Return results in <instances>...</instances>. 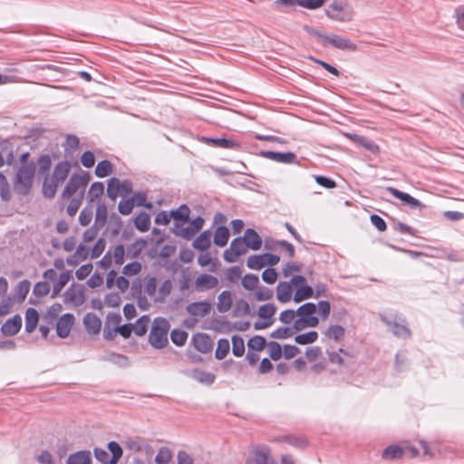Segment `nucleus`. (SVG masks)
Segmentation results:
<instances>
[{"mask_svg":"<svg viewBox=\"0 0 464 464\" xmlns=\"http://www.w3.org/2000/svg\"><path fill=\"white\" fill-rule=\"evenodd\" d=\"M318 339V334L316 331H310L304 334L295 335V342L301 345L310 344L316 342Z\"/></svg>","mask_w":464,"mask_h":464,"instance_id":"obj_40","label":"nucleus"},{"mask_svg":"<svg viewBox=\"0 0 464 464\" xmlns=\"http://www.w3.org/2000/svg\"><path fill=\"white\" fill-rule=\"evenodd\" d=\"M325 336L335 342L341 341L345 335V329L339 324H331L324 333Z\"/></svg>","mask_w":464,"mask_h":464,"instance_id":"obj_35","label":"nucleus"},{"mask_svg":"<svg viewBox=\"0 0 464 464\" xmlns=\"http://www.w3.org/2000/svg\"><path fill=\"white\" fill-rule=\"evenodd\" d=\"M31 283L27 279H24L17 284L14 288V296L19 302L24 301L27 294L30 291Z\"/></svg>","mask_w":464,"mask_h":464,"instance_id":"obj_34","label":"nucleus"},{"mask_svg":"<svg viewBox=\"0 0 464 464\" xmlns=\"http://www.w3.org/2000/svg\"><path fill=\"white\" fill-rule=\"evenodd\" d=\"M190 377L200 383L208 385L212 384L215 381V375L213 373L199 369L191 371Z\"/></svg>","mask_w":464,"mask_h":464,"instance_id":"obj_27","label":"nucleus"},{"mask_svg":"<svg viewBox=\"0 0 464 464\" xmlns=\"http://www.w3.org/2000/svg\"><path fill=\"white\" fill-rule=\"evenodd\" d=\"M89 180L90 176L86 172L83 174H72L62 193V197L63 198H70L79 188H85Z\"/></svg>","mask_w":464,"mask_h":464,"instance_id":"obj_7","label":"nucleus"},{"mask_svg":"<svg viewBox=\"0 0 464 464\" xmlns=\"http://www.w3.org/2000/svg\"><path fill=\"white\" fill-rule=\"evenodd\" d=\"M141 270L140 263L134 261L124 266L122 273L128 276H135Z\"/></svg>","mask_w":464,"mask_h":464,"instance_id":"obj_64","label":"nucleus"},{"mask_svg":"<svg viewBox=\"0 0 464 464\" xmlns=\"http://www.w3.org/2000/svg\"><path fill=\"white\" fill-rule=\"evenodd\" d=\"M241 275L242 269L237 266L229 267L225 273L226 279L229 282L237 281L241 277Z\"/></svg>","mask_w":464,"mask_h":464,"instance_id":"obj_63","label":"nucleus"},{"mask_svg":"<svg viewBox=\"0 0 464 464\" xmlns=\"http://www.w3.org/2000/svg\"><path fill=\"white\" fill-rule=\"evenodd\" d=\"M246 266L250 269L260 270L266 266L263 255H252L247 258Z\"/></svg>","mask_w":464,"mask_h":464,"instance_id":"obj_47","label":"nucleus"},{"mask_svg":"<svg viewBox=\"0 0 464 464\" xmlns=\"http://www.w3.org/2000/svg\"><path fill=\"white\" fill-rule=\"evenodd\" d=\"M104 192V186L102 182H94L91 185L88 191V199L90 202H93L95 199L102 196Z\"/></svg>","mask_w":464,"mask_h":464,"instance_id":"obj_46","label":"nucleus"},{"mask_svg":"<svg viewBox=\"0 0 464 464\" xmlns=\"http://www.w3.org/2000/svg\"><path fill=\"white\" fill-rule=\"evenodd\" d=\"M193 344L200 353H207L212 350L213 342L207 334H197L192 337Z\"/></svg>","mask_w":464,"mask_h":464,"instance_id":"obj_17","label":"nucleus"},{"mask_svg":"<svg viewBox=\"0 0 464 464\" xmlns=\"http://www.w3.org/2000/svg\"><path fill=\"white\" fill-rule=\"evenodd\" d=\"M313 296H314L313 288L310 285H301V287L296 289V291L294 295L293 300L295 303H301L302 301L309 299Z\"/></svg>","mask_w":464,"mask_h":464,"instance_id":"obj_36","label":"nucleus"},{"mask_svg":"<svg viewBox=\"0 0 464 464\" xmlns=\"http://www.w3.org/2000/svg\"><path fill=\"white\" fill-rule=\"evenodd\" d=\"M50 292V286L46 282H38L34 285L33 293L37 297H44Z\"/></svg>","mask_w":464,"mask_h":464,"instance_id":"obj_62","label":"nucleus"},{"mask_svg":"<svg viewBox=\"0 0 464 464\" xmlns=\"http://www.w3.org/2000/svg\"><path fill=\"white\" fill-rule=\"evenodd\" d=\"M172 451L167 447H161L155 457L157 464H168L172 459Z\"/></svg>","mask_w":464,"mask_h":464,"instance_id":"obj_49","label":"nucleus"},{"mask_svg":"<svg viewBox=\"0 0 464 464\" xmlns=\"http://www.w3.org/2000/svg\"><path fill=\"white\" fill-rule=\"evenodd\" d=\"M247 250L243 237H237L232 240L230 247L226 249L223 253L224 259L228 263H234L237 257L244 255Z\"/></svg>","mask_w":464,"mask_h":464,"instance_id":"obj_9","label":"nucleus"},{"mask_svg":"<svg viewBox=\"0 0 464 464\" xmlns=\"http://www.w3.org/2000/svg\"><path fill=\"white\" fill-rule=\"evenodd\" d=\"M298 5V0H276L273 3V8L278 11H284Z\"/></svg>","mask_w":464,"mask_h":464,"instance_id":"obj_58","label":"nucleus"},{"mask_svg":"<svg viewBox=\"0 0 464 464\" xmlns=\"http://www.w3.org/2000/svg\"><path fill=\"white\" fill-rule=\"evenodd\" d=\"M66 464H92L90 450H79L68 456Z\"/></svg>","mask_w":464,"mask_h":464,"instance_id":"obj_22","label":"nucleus"},{"mask_svg":"<svg viewBox=\"0 0 464 464\" xmlns=\"http://www.w3.org/2000/svg\"><path fill=\"white\" fill-rule=\"evenodd\" d=\"M35 173V164L34 161L28 164L21 165L16 172L14 188L17 194L26 195L29 193Z\"/></svg>","mask_w":464,"mask_h":464,"instance_id":"obj_3","label":"nucleus"},{"mask_svg":"<svg viewBox=\"0 0 464 464\" xmlns=\"http://www.w3.org/2000/svg\"><path fill=\"white\" fill-rule=\"evenodd\" d=\"M229 239V230L225 226L218 227L214 234V244L218 246H225Z\"/></svg>","mask_w":464,"mask_h":464,"instance_id":"obj_29","label":"nucleus"},{"mask_svg":"<svg viewBox=\"0 0 464 464\" xmlns=\"http://www.w3.org/2000/svg\"><path fill=\"white\" fill-rule=\"evenodd\" d=\"M190 209L186 204L180 205L177 209L171 210L172 218L176 221V228L175 230H179L178 222L180 221L182 223L188 222L189 219Z\"/></svg>","mask_w":464,"mask_h":464,"instance_id":"obj_25","label":"nucleus"},{"mask_svg":"<svg viewBox=\"0 0 464 464\" xmlns=\"http://www.w3.org/2000/svg\"><path fill=\"white\" fill-rule=\"evenodd\" d=\"M386 190L394 198L401 199L407 204L411 208H421L424 205L417 198L411 197L410 194L402 192L393 187H387Z\"/></svg>","mask_w":464,"mask_h":464,"instance_id":"obj_14","label":"nucleus"},{"mask_svg":"<svg viewBox=\"0 0 464 464\" xmlns=\"http://www.w3.org/2000/svg\"><path fill=\"white\" fill-rule=\"evenodd\" d=\"M211 233L209 230L203 231L194 241V248L201 251H205L209 248L211 245L210 241Z\"/></svg>","mask_w":464,"mask_h":464,"instance_id":"obj_28","label":"nucleus"},{"mask_svg":"<svg viewBox=\"0 0 464 464\" xmlns=\"http://www.w3.org/2000/svg\"><path fill=\"white\" fill-rule=\"evenodd\" d=\"M134 225L140 232H146L150 227V218L147 213H140L134 219Z\"/></svg>","mask_w":464,"mask_h":464,"instance_id":"obj_39","label":"nucleus"},{"mask_svg":"<svg viewBox=\"0 0 464 464\" xmlns=\"http://www.w3.org/2000/svg\"><path fill=\"white\" fill-rule=\"evenodd\" d=\"M246 464H278L271 456V450L267 446L256 449L247 458Z\"/></svg>","mask_w":464,"mask_h":464,"instance_id":"obj_8","label":"nucleus"},{"mask_svg":"<svg viewBox=\"0 0 464 464\" xmlns=\"http://www.w3.org/2000/svg\"><path fill=\"white\" fill-rule=\"evenodd\" d=\"M245 353L244 339L239 335L232 336V353L236 357H241Z\"/></svg>","mask_w":464,"mask_h":464,"instance_id":"obj_43","label":"nucleus"},{"mask_svg":"<svg viewBox=\"0 0 464 464\" xmlns=\"http://www.w3.org/2000/svg\"><path fill=\"white\" fill-rule=\"evenodd\" d=\"M169 327V322L166 318H155L149 334L150 344L156 349L164 348L168 344Z\"/></svg>","mask_w":464,"mask_h":464,"instance_id":"obj_2","label":"nucleus"},{"mask_svg":"<svg viewBox=\"0 0 464 464\" xmlns=\"http://www.w3.org/2000/svg\"><path fill=\"white\" fill-rule=\"evenodd\" d=\"M150 318L149 315L140 316L134 324H132V331L137 336H143L149 327Z\"/></svg>","mask_w":464,"mask_h":464,"instance_id":"obj_31","label":"nucleus"},{"mask_svg":"<svg viewBox=\"0 0 464 464\" xmlns=\"http://www.w3.org/2000/svg\"><path fill=\"white\" fill-rule=\"evenodd\" d=\"M207 142L214 147L223 148V149H232L237 150L240 148V144L232 139L227 138H208L206 139Z\"/></svg>","mask_w":464,"mask_h":464,"instance_id":"obj_23","label":"nucleus"},{"mask_svg":"<svg viewBox=\"0 0 464 464\" xmlns=\"http://www.w3.org/2000/svg\"><path fill=\"white\" fill-rule=\"evenodd\" d=\"M266 346H268L269 356L272 360L277 361L282 357V347L277 342L271 341L267 343Z\"/></svg>","mask_w":464,"mask_h":464,"instance_id":"obj_55","label":"nucleus"},{"mask_svg":"<svg viewBox=\"0 0 464 464\" xmlns=\"http://www.w3.org/2000/svg\"><path fill=\"white\" fill-rule=\"evenodd\" d=\"M21 327L22 318L19 314H15L5 321L1 327V332L5 336H13L20 331Z\"/></svg>","mask_w":464,"mask_h":464,"instance_id":"obj_16","label":"nucleus"},{"mask_svg":"<svg viewBox=\"0 0 464 464\" xmlns=\"http://www.w3.org/2000/svg\"><path fill=\"white\" fill-rule=\"evenodd\" d=\"M325 14L332 20L338 22H349L353 17V11L349 5L334 0L326 9Z\"/></svg>","mask_w":464,"mask_h":464,"instance_id":"obj_6","label":"nucleus"},{"mask_svg":"<svg viewBox=\"0 0 464 464\" xmlns=\"http://www.w3.org/2000/svg\"><path fill=\"white\" fill-rule=\"evenodd\" d=\"M74 324L72 314L67 313L62 315L56 323V334L60 338L69 336L71 329Z\"/></svg>","mask_w":464,"mask_h":464,"instance_id":"obj_13","label":"nucleus"},{"mask_svg":"<svg viewBox=\"0 0 464 464\" xmlns=\"http://www.w3.org/2000/svg\"><path fill=\"white\" fill-rule=\"evenodd\" d=\"M243 239L246 247L251 248L252 250H258L262 246V239L260 236L253 228H247L245 231Z\"/></svg>","mask_w":464,"mask_h":464,"instance_id":"obj_20","label":"nucleus"},{"mask_svg":"<svg viewBox=\"0 0 464 464\" xmlns=\"http://www.w3.org/2000/svg\"><path fill=\"white\" fill-rule=\"evenodd\" d=\"M218 285V279L208 274H201L195 280V289L198 292L209 290L217 287Z\"/></svg>","mask_w":464,"mask_h":464,"instance_id":"obj_15","label":"nucleus"},{"mask_svg":"<svg viewBox=\"0 0 464 464\" xmlns=\"http://www.w3.org/2000/svg\"><path fill=\"white\" fill-rule=\"evenodd\" d=\"M298 331L295 329L294 324L292 327L282 326L277 328L270 334V337L274 339H287L292 337Z\"/></svg>","mask_w":464,"mask_h":464,"instance_id":"obj_38","label":"nucleus"},{"mask_svg":"<svg viewBox=\"0 0 464 464\" xmlns=\"http://www.w3.org/2000/svg\"><path fill=\"white\" fill-rule=\"evenodd\" d=\"M277 308L274 304H266L261 305L258 308L257 315L265 319L266 321H273V324L275 323L274 315L276 312Z\"/></svg>","mask_w":464,"mask_h":464,"instance_id":"obj_32","label":"nucleus"},{"mask_svg":"<svg viewBox=\"0 0 464 464\" xmlns=\"http://www.w3.org/2000/svg\"><path fill=\"white\" fill-rule=\"evenodd\" d=\"M293 288L291 284L286 281H281L276 286V298L282 303L285 304L292 299Z\"/></svg>","mask_w":464,"mask_h":464,"instance_id":"obj_21","label":"nucleus"},{"mask_svg":"<svg viewBox=\"0 0 464 464\" xmlns=\"http://www.w3.org/2000/svg\"><path fill=\"white\" fill-rule=\"evenodd\" d=\"M188 339V333L181 329H173L170 333V340L177 346H183Z\"/></svg>","mask_w":464,"mask_h":464,"instance_id":"obj_42","label":"nucleus"},{"mask_svg":"<svg viewBox=\"0 0 464 464\" xmlns=\"http://www.w3.org/2000/svg\"><path fill=\"white\" fill-rule=\"evenodd\" d=\"M108 210L105 204H99L96 208L95 220L93 226L96 229H101L104 227L107 221Z\"/></svg>","mask_w":464,"mask_h":464,"instance_id":"obj_30","label":"nucleus"},{"mask_svg":"<svg viewBox=\"0 0 464 464\" xmlns=\"http://www.w3.org/2000/svg\"><path fill=\"white\" fill-rule=\"evenodd\" d=\"M82 202V195L79 198H72L67 206L66 211L70 217H74Z\"/></svg>","mask_w":464,"mask_h":464,"instance_id":"obj_61","label":"nucleus"},{"mask_svg":"<svg viewBox=\"0 0 464 464\" xmlns=\"http://www.w3.org/2000/svg\"><path fill=\"white\" fill-rule=\"evenodd\" d=\"M241 284L246 290H256L258 287L259 278L256 275L246 274L242 278Z\"/></svg>","mask_w":464,"mask_h":464,"instance_id":"obj_44","label":"nucleus"},{"mask_svg":"<svg viewBox=\"0 0 464 464\" xmlns=\"http://www.w3.org/2000/svg\"><path fill=\"white\" fill-rule=\"evenodd\" d=\"M317 311V305L314 303H305L300 305L296 310L295 329L296 331H302L308 327H316L319 324V319L315 316Z\"/></svg>","mask_w":464,"mask_h":464,"instance_id":"obj_4","label":"nucleus"},{"mask_svg":"<svg viewBox=\"0 0 464 464\" xmlns=\"http://www.w3.org/2000/svg\"><path fill=\"white\" fill-rule=\"evenodd\" d=\"M279 440L286 441L290 445L300 449L307 445V440L304 437L286 436L281 438Z\"/></svg>","mask_w":464,"mask_h":464,"instance_id":"obj_56","label":"nucleus"},{"mask_svg":"<svg viewBox=\"0 0 464 464\" xmlns=\"http://www.w3.org/2000/svg\"><path fill=\"white\" fill-rule=\"evenodd\" d=\"M70 170L71 164L68 161H60L54 166L52 177L46 176L43 183L45 198H53L55 196L57 187L67 179Z\"/></svg>","mask_w":464,"mask_h":464,"instance_id":"obj_1","label":"nucleus"},{"mask_svg":"<svg viewBox=\"0 0 464 464\" xmlns=\"http://www.w3.org/2000/svg\"><path fill=\"white\" fill-rule=\"evenodd\" d=\"M382 321L389 327L392 334L401 339H409L411 332L407 326L406 319L397 314H382Z\"/></svg>","mask_w":464,"mask_h":464,"instance_id":"obj_5","label":"nucleus"},{"mask_svg":"<svg viewBox=\"0 0 464 464\" xmlns=\"http://www.w3.org/2000/svg\"><path fill=\"white\" fill-rule=\"evenodd\" d=\"M93 454L95 459L102 464H114L111 461V457L104 449L94 448Z\"/></svg>","mask_w":464,"mask_h":464,"instance_id":"obj_57","label":"nucleus"},{"mask_svg":"<svg viewBox=\"0 0 464 464\" xmlns=\"http://www.w3.org/2000/svg\"><path fill=\"white\" fill-rule=\"evenodd\" d=\"M229 352V342L227 339H219L215 351V357L218 360L224 359Z\"/></svg>","mask_w":464,"mask_h":464,"instance_id":"obj_45","label":"nucleus"},{"mask_svg":"<svg viewBox=\"0 0 464 464\" xmlns=\"http://www.w3.org/2000/svg\"><path fill=\"white\" fill-rule=\"evenodd\" d=\"M260 156L271 160L276 162L284 164H296L299 165V160L294 152H277L272 150H261Z\"/></svg>","mask_w":464,"mask_h":464,"instance_id":"obj_11","label":"nucleus"},{"mask_svg":"<svg viewBox=\"0 0 464 464\" xmlns=\"http://www.w3.org/2000/svg\"><path fill=\"white\" fill-rule=\"evenodd\" d=\"M120 194V180L117 178H111L109 180L107 188V195L114 200Z\"/></svg>","mask_w":464,"mask_h":464,"instance_id":"obj_53","label":"nucleus"},{"mask_svg":"<svg viewBox=\"0 0 464 464\" xmlns=\"http://www.w3.org/2000/svg\"><path fill=\"white\" fill-rule=\"evenodd\" d=\"M108 450L111 453V461L114 464H117L120 459L122 457V449L120 444L116 441H110L108 443Z\"/></svg>","mask_w":464,"mask_h":464,"instance_id":"obj_51","label":"nucleus"},{"mask_svg":"<svg viewBox=\"0 0 464 464\" xmlns=\"http://www.w3.org/2000/svg\"><path fill=\"white\" fill-rule=\"evenodd\" d=\"M326 45H331L333 48L346 52H355L357 50L356 44L349 38L334 34L328 35Z\"/></svg>","mask_w":464,"mask_h":464,"instance_id":"obj_10","label":"nucleus"},{"mask_svg":"<svg viewBox=\"0 0 464 464\" xmlns=\"http://www.w3.org/2000/svg\"><path fill=\"white\" fill-rule=\"evenodd\" d=\"M273 296H274V292H273V290L269 289L268 287L260 286L256 289L255 299L256 301H260V302L268 301V300L272 299Z\"/></svg>","mask_w":464,"mask_h":464,"instance_id":"obj_50","label":"nucleus"},{"mask_svg":"<svg viewBox=\"0 0 464 464\" xmlns=\"http://www.w3.org/2000/svg\"><path fill=\"white\" fill-rule=\"evenodd\" d=\"M204 218L198 217L191 220L190 225L186 227H180L179 230H174L175 235L179 236L185 239L192 238L204 225Z\"/></svg>","mask_w":464,"mask_h":464,"instance_id":"obj_12","label":"nucleus"},{"mask_svg":"<svg viewBox=\"0 0 464 464\" xmlns=\"http://www.w3.org/2000/svg\"><path fill=\"white\" fill-rule=\"evenodd\" d=\"M92 216H93L92 208L90 207L84 208L83 209H82V211L80 212V215H79L80 224L83 227L88 226L92 219Z\"/></svg>","mask_w":464,"mask_h":464,"instance_id":"obj_59","label":"nucleus"},{"mask_svg":"<svg viewBox=\"0 0 464 464\" xmlns=\"http://www.w3.org/2000/svg\"><path fill=\"white\" fill-rule=\"evenodd\" d=\"M232 294L231 292L225 290L221 292V294L218 297L217 307L218 312L227 313L230 310L232 306Z\"/></svg>","mask_w":464,"mask_h":464,"instance_id":"obj_24","label":"nucleus"},{"mask_svg":"<svg viewBox=\"0 0 464 464\" xmlns=\"http://www.w3.org/2000/svg\"><path fill=\"white\" fill-rule=\"evenodd\" d=\"M267 344L265 337L261 335H255L247 342L248 350L251 351H263Z\"/></svg>","mask_w":464,"mask_h":464,"instance_id":"obj_41","label":"nucleus"},{"mask_svg":"<svg viewBox=\"0 0 464 464\" xmlns=\"http://www.w3.org/2000/svg\"><path fill=\"white\" fill-rule=\"evenodd\" d=\"M113 165L110 160H103L98 162L95 168V175L98 178H105L112 173Z\"/></svg>","mask_w":464,"mask_h":464,"instance_id":"obj_37","label":"nucleus"},{"mask_svg":"<svg viewBox=\"0 0 464 464\" xmlns=\"http://www.w3.org/2000/svg\"><path fill=\"white\" fill-rule=\"evenodd\" d=\"M358 142L362 147L371 151L372 153L375 154L380 150L379 146L374 141L365 137H359Z\"/></svg>","mask_w":464,"mask_h":464,"instance_id":"obj_60","label":"nucleus"},{"mask_svg":"<svg viewBox=\"0 0 464 464\" xmlns=\"http://www.w3.org/2000/svg\"><path fill=\"white\" fill-rule=\"evenodd\" d=\"M37 163L39 173L47 175L52 166L51 157L48 154L41 155L38 158Z\"/></svg>","mask_w":464,"mask_h":464,"instance_id":"obj_54","label":"nucleus"},{"mask_svg":"<svg viewBox=\"0 0 464 464\" xmlns=\"http://www.w3.org/2000/svg\"><path fill=\"white\" fill-rule=\"evenodd\" d=\"M130 198L133 199L134 206L144 207L146 208H152V203L147 202V193L145 191L136 192Z\"/></svg>","mask_w":464,"mask_h":464,"instance_id":"obj_52","label":"nucleus"},{"mask_svg":"<svg viewBox=\"0 0 464 464\" xmlns=\"http://www.w3.org/2000/svg\"><path fill=\"white\" fill-rule=\"evenodd\" d=\"M187 312L193 316L203 317L209 314L211 304L206 301L193 302L187 305Z\"/></svg>","mask_w":464,"mask_h":464,"instance_id":"obj_19","label":"nucleus"},{"mask_svg":"<svg viewBox=\"0 0 464 464\" xmlns=\"http://www.w3.org/2000/svg\"><path fill=\"white\" fill-rule=\"evenodd\" d=\"M404 455V448L398 445L388 446L382 452V458L385 459H397Z\"/></svg>","mask_w":464,"mask_h":464,"instance_id":"obj_33","label":"nucleus"},{"mask_svg":"<svg viewBox=\"0 0 464 464\" xmlns=\"http://www.w3.org/2000/svg\"><path fill=\"white\" fill-rule=\"evenodd\" d=\"M71 279V272L65 271L59 276L58 281L53 285V296L59 294Z\"/></svg>","mask_w":464,"mask_h":464,"instance_id":"obj_48","label":"nucleus"},{"mask_svg":"<svg viewBox=\"0 0 464 464\" xmlns=\"http://www.w3.org/2000/svg\"><path fill=\"white\" fill-rule=\"evenodd\" d=\"M39 321V314L36 309L28 308L25 312V331L32 333L35 330Z\"/></svg>","mask_w":464,"mask_h":464,"instance_id":"obj_26","label":"nucleus"},{"mask_svg":"<svg viewBox=\"0 0 464 464\" xmlns=\"http://www.w3.org/2000/svg\"><path fill=\"white\" fill-rule=\"evenodd\" d=\"M83 324L88 334H98L101 331L102 321L93 313H87L83 317Z\"/></svg>","mask_w":464,"mask_h":464,"instance_id":"obj_18","label":"nucleus"}]
</instances>
